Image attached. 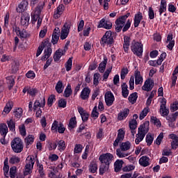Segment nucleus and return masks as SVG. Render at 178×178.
<instances>
[{"label": "nucleus", "mask_w": 178, "mask_h": 178, "mask_svg": "<svg viewBox=\"0 0 178 178\" xmlns=\"http://www.w3.org/2000/svg\"><path fill=\"white\" fill-rule=\"evenodd\" d=\"M169 138L172 140V142L171 143L172 148L176 149L178 147V136L175 134H171L169 135Z\"/></svg>", "instance_id": "obj_23"}, {"label": "nucleus", "mask_w": 178, "mask_h": 178, "mask_svg": "<svg viewBox=\"0 0 178 178\" xmlns=\"http://www.w3.org/2000/svg\"><path fill=\"white\" fill-rule=\"evenodd\" d=\"M17 168L16 166H13V167H11L10 168V177L11 178H15L16 177V170H17Z\"/></svg>", "instance_id": "obj_57"}, {"label": "nucleus", "mask_w": 178, "mask_h": 178, "mask_svg": "<svg viewBox=\"0 0 178 178\" xmlns=\"http://www.w3.org/2000/svg\"><path fill=\"white\" fill-rule=\"evenodd\" d=\"M139 163L141 165V166H144V168H146V166H149V158H148L146 156H142L139 159Z\"/></svg>", "instance_id": "obj_24"}, {"label": "nucleus", "mask_w": 178, "mask_h": 178, "mask_svg": "<svg viewBox=\"0 0 178 178\" xmlns=\"http://www.w3.org/2000/svg\"><path fill=\"white\" fill-rule=\"evenodd\" d=\"M72 59L73 58L70 57L65 63V67L67 72H70V70H72V66L73 65Z\"/></svg>", "instance_id": "obj_37"}, {"label": "nucleus", "mask_w": 178, "mask_h": 178, "mask_svg": "<svg viewBox=\"0 0 178 178\" xmlns=\"http://www.w3.org/2000/svg\"><path fill=\"white\" fill-rule=\"evenodd\" d=\"M151 122L154 123V124H155L158 127H161V121L159 120V119L156 118V117H152Z\"/></svg>", "instance_id": "obj_54"}, {"label": "nucleus", "mask_w": 178, "mask_h": 178, "mask_svg": "<svg viewBox=\"0 0 178 178\" xmlns=\"http://www.w3.org/2000/svg\"><path fill=\"white\" fill-rule=\"evenodd\" d=\"M135 76V84L136 86H141L144 79H143V75H141V72L138 71H136L134 73Z\"/></svg>", "instance_id": "obj_19"}, {"label": "nucleus", "mask_w": 178, "mask_h": 178, "mask_svg": "<svg viewBox=\"0 0 178 178\" xmlns=\"http://www.w3.org/2000/svg\"><path fill=\"white\" fill-rule=\"evenodd\" d=\"M149 131V122L145 121L143 124L138 127V133L145 136Z\"/></svg>", "instance_id": "obj_12"}, {"label": "nucleus", "mask_w": 178, "mask_h": 178, "mask_svg": "<svg viewBox=\"0 0 178 178\" xmlns=\"http://www.w3.org/2000/svg\"><path fill=\"white\" fill-rule=\"evenodd\" d=\"M130 16V13H127L125 15H123L120 17V18L117 19L115 21V31L119 33V31H121L122 29V31L124 33L125 31H127L130 29V26H131V21L130 19H128L127 23L126 20L127 19V17ZM124 23L125 25H124Z\"/></svg>", "instance_id": "obj_2"}, {"label": "nucleus", "mask_w": 178, "mask_h": 178, "mask_svg": "<svg viewBox=\"0 0 178 178\" xmlns=\"http://www.w3.org/2000/svg\"><path fill=\"white\" fill-rule=\"evenodd\" d=\"M77 126V122L76 121V117L72 118L70 120V122L68 124V129L70 130H72V129H74Z\"/></svg>", "instance_id": "obj_38"}, {"label": "nucleus", "mask_w": 178, "mask_h": 178, "mask_svg": "<svg viewBox=\"0 0 178 178\" xmlns=\"http://www.w3.org/2000/svg\"><path fill=\"white\" fill-rule=\"evenodd\" d=\"M18 37L21 39L29 38V37H30V33L25 29H22L20 31L19 33H18Z\"/></svg>", "instance_id": "obj_36"}, {"label": "nucleus", "mask_w": 178, "mask_h": 178, "mask_svg": "<svg viewBox=\"0 0 178 178\" xmlns=\"http://www.w3.org/2000/svg\"><path fill=\"white\" fill-rule=\"evenodd\" d=\"M123 163H124V162H123V161L117 160L114 163L115 172H120V169H122V168H123Z\"/></svg>", "instance_id": "obj_31"}, {"label": "nucleus", "mask_w": 178, "mask_h": 178, "mask_svg": "<svg viewBox=\"0 0 178 178\" xmlns=\"http://www.w3.org/2000/svg\"><path fill=\"white\" fill-rule=\"evenodd\" d=\"M160 113L161 116H168L169 115V110L166 108V99H163L160 106Z\"/></svg>", "instance_id": "obj_15"}, {"label": "nucleus", "mask_w": 178, "mask_h": 178, "mask_svg": "<svg viewBox=\"0 0 178 178\" xmlns=\"http://www.w3.org/2000/svg\"><path fill=\"white\" fill-rule=\"evenodd\" d=\"M21 24L24 27H27L30 24V15L29 14H24L21 17Z\"/></svg>", "instance_id": "obj_20"}, {"label": "nucleus", "mask_w": 178, "mask_h": 178, "mask_svg": "<svg viewBox=\"0 0 178 178\" xmlns=\"http://www.w3.org/2000/svg\"><path fill=\"white\" fill-rule=\"evenodd\" d=\"M69 33H70V25L65 24L60 32V39L66 40L69 35Z\"/></svg>", "instance_id": "obj_13"}, {"label": "nucleus", "mask_w": 178, "mask_h": 178, "mask_svg": "<svg viewBox=\"0 0 178 178\" xmlns=\"http://www.w3.org/2000/svg\"><path fill=\"white\" fill-rule=\"evenodd\" d=\"M44 55L42 57V60H47L52 55V49L51 47H48L45 49L44 51Z\"/></svg>", "instance_id": "obj_30"}, {"label": "nucleus", "mask_w": 178, "mask_h": 178, "mask_svg": "<svg viewBox=\"0 0 178 178\" xmlns=\"http://www.w3.org/2000/svg\"><path fill=\"white\" fill-rule=\"evenodd\" d=\"M148 112H149V107L145 108L140 113V116H139L140 120H143V119H144V118H145V116L148 115Z\"/></svg>", "instance_id": "obj_44"}, {"label": "nucleus", "mask_w": 178, "mask_h": 178, "mask_svg": "<svg viewBox=\"0 0 178 178\" xmlns=\"http://www.w3.org/2000/svg\"><path fill=\"white\" fill-rule=\"evenodd\" d=\"M70 95H72V86L70 84H68L64 91V97H65V98H68Z\"/></svg>", "instance_id": "obj_45"}, {"label": "nucleus", "mask_w": 178, "mask_h": 178, "mask_svg": "<svg viewBox=\"0 0 178 178\" xmlns=\"http://www.w3.org/2000/svg\"><path fill=\"white\" fill-rule=\"evenodd\" d=\"M154 141V136L152 135H151L150 134H148L146 136V143L147 144V145H151V144H152Z\"/></svg>", "instance_id": "obj_51"}, {"label": "nucleus", "mask_w": 178, "mask_h": 178, "mask_svg": "<svg viewBox=\"0 0 178 178\" xmlns=\"http://www.w3.org/2000/svg\"><path fill=\"white\" fill-rule=\"evenodd\" d=\"M7 124L8 126L9 129L11 130V131H15V122H13V120L8 121Z\"/></svg>", "instance_id": "obj_58"}, {"label": "nucleus", "mask_w": 178, "mask_h": 178, "mask_svg": "<svg viewBox=\"0 0 178 178\" xmlns=\"http://www.w3.org/2000/svg\"><path fill=\"white\" fill-rule=\"evenodd\" d=\"M106 63H108V61L106 59H104V61L99 64L98 69L100 73H104L105 72V69L106 67Z\"/></svg>", "instance_id": "obj_42"}, {"label": "nucleus", "mask_w": 178, "mask_h": 178, "mask_svg": "<svg viewBox=\"0 0 178 178\" xmlns=\"http://www.w3.org/2000/svg\"><path fill=\"white\" fill-rule=\"evenodd\" d=\"M166 0H161L159 10L160 16L162 15V13H163V12H166Z\"/></svg>", "instance_id": "obj_34"}, {"label": "nucleus", "mask_w": 178, "mask_h": 178, "mask_svg": "<svg viewBox=\"0 0 178 178\" xmlns=\"http://www.w3.org/2000/svg\"><path fill=\"white\" fill-rule=\"evenodd\" d=\"M11 147L13 151L16 154H20L23 151V141L19 138H14L11 142Z\"/></svg>", "instance_id": "obj_7"}, {"label": "nucleus", "mask_w": 178, "mask_h": 178, "mask_svg": "<svg viewBox=\"0 0 178 178\" xmlns=\"http://www.w3.org/2000/svg\"><path fill=\"white\" fill-rule=\"evenodd\" d=\"M104 99L107 106H112L113 102H115V96L112 92H106L104 95Z\"/></svg>", "instance_id": "obj_10"}, {"label": "nucleus", "mask_w": 178, "mask_h": 178, "mask_svg": "<svg viewBox=\"0 0 178 178\" xmlns=\"http://www.w3.org/2000/svg\"><path fill=\"white\" fill-rule=\"evenodd\" d=\"M57 148L60 152H63L66 149V142L63 140L57 141Z\"/></svg>", "instance_id": "obj_26"}, {"label": "nucleus", "mask_w": 178, "mask_h": 178, "mask_svg": "<svg viewBox=\"0 0 178 178\" xmlns=\"http://www.w3.org/2000/svg\"><path fill=\"white\" fill-rule=\"evenodd\" d=\"M44 106H45V97H42L35 102L33 105V109L35 112H36V118H40V116H41L42 111L40 108H44Z\"/></svg>", "instance_id": "obj_5"}, {"label": "nucleus", "mask_w": 178, "mask_h": 178, "mask_svg": "<svg viewBox=\"0 0 178 178\" xmlns=\"http://www.w3.org/2000/svg\"><path fill=\"white\" fill-rule=\"evenodd\" d=\"M81 151H83V145H81V144H76L74 149V154H80V152H81Z\"/></svg>", "instance_id": "obj_52"}, {"label": "nucleus", "mask_w": 178, "mask_h": 178, "mask_svg": "<svg viewBox=\"0 0 178 178\" xmlns=\"http://www.w3.org/2000/svg\"><path fill=\"white\" fill-rule=\"evenodd\" d=\"M11 67L14 73L17 72V70H19V63L16 61H13Z\"/></svg>", "instance_id": "obj_62"}, {"label": "nucleus", "mask_w": 178, "mask_h": 178, "mask_svg": "<svg viewBox=\"0 0 178 178\" xmlns=\"http://www.w3.org/2000/svg\"><path fill=\"white\" fill-rule=\"evenodd\" d=\"M162 140H163V133H161L157 138L155 140V144L156 145H161V143H162Z\"/></svg>", "instance_id": "obj_61"}, {"label": "nucleus", "mask_w": 178, "mask_h": 178, "mask_svg": "<svg viewBox=\"0 0 178 178\" xmlns=\"http://www.w3.org/2000/svg\"><path fill=\"white\" fill-rule=\"evenodd\" d=\"M144 137H145V136H144V134H140L138 132V134H136V138L135 140V143L136 145L140 144V143H141V141L143 140H144Z\"/></svg>", "instance_id": "obj_46"}, {"label": "nucleus", "mask_w": 178, "mask_h": 178, "mask_svg": "<svg viewBox=\"0 0 178 178\" xmlns=\"http://www.w3.org/2000/svg\"><path fill=\"white\" fill-rule=\"evenodd\" d=\"M99 161L101 162L99 175H104V173L109 170V165H111L112 161H113V155L111 153L102 154L99 157Z\"/></svg>", "instance_id": "obj_1"}, {"label": "nucleus", "mask_w": 178, "mask_h": 178, "mask_svg": "<svg viewBox=\"0 0 178 178\" xmlns=\"http://www.w3.org/2000/svg\"><path fill=\"white\" fill-rule=\"evenodd\" d=\"M137 98H138L137 92H134L129 96L128 99L129 102H131V104H136L137 101Z\"/></svg>", "instance_id": "obj_43"}, {"label": "nucleus", "mask_w": 178, "mask_h": 178, "mask_svg": "<svg viewBox=\"0 0 178 178\" xmlns=\"http://www.w3.org/2000/svg\"><path fill=\"white\" fill-rule=\"evenodd\" d=\"M12 108H13V102H8L4 107L3 113H6V115H8V113H9L10 111H12Z\"/></svg>", "instance_id": "obj_33"}, {"label": "nucleus", "mask_w": 178, "mask_h": 178, "mask_svg": "<svg viewBox=\"0 0 178 178\" xmlns=\"http://www.w3.org/2000/svg\"><path fill=\"white\" fill-rule=\"evenodd\" d=\"M170 109H171V111H172V112H175V111H177V109H178V101L175 102L172 104H171Z\"/></svg>", "instance_id": "obj_64"}, {"label": "nucleus", "mask_w": 178, "mask_h": 178, "mask_svg": "<svg viewBox=\"0 0 178 178\" xmlns=\"http://www.w3.org/2000/svg\"><path fill=\"white\" fill-rule=\"evenodd\" d=\"M90 92L91 90L88 87L84 88L81 92L80 97L83 99V101H87L90 98Z\"/></svg>", "instance_id": "obj_18"}, {"label": "nucleus", "mask_w": 178, "mask_h": 178, "mask_svg": "<svg viewBox=\"0 0 178 178\" xmlns=\"http://www.w3.org/2000/svg\"><path fill=\"white\" fill-rule=\"evenodd\" d=\"M141 19H143V14L139 13L135 15L134 27H138L140 23H141Z\"/></svg>", "instance_id": "obj_32"}, {"label": "nucleus", "mask_w": 178, "mask_h": 178, "mask_svg": "<svg viewBox=\"0 0 178 178\" xmlns=\"http://www.w3.org/2000/svg\"><path fill=\"white\" fill-rule=\"evenodd\" d=\"M98 29H106V30H110L112 29V23L109 21L105 20V19H102L99 21V24L97 26Z\"/></svg>", "instance_id": "obj_14"}, {"label": "nucleus", "mask_w": 178, "mask_h": 178, "mask_svg": "<svg viewBox=\"0 0 178 178\" xmlns=\"http://www.w3.org/2000/svg\"><path fill=\"white\" fill-rule=\"evenodd\" d=\"M124 138V131L120 129L118 130V137L113 143V147H118V145H119V143H120V141H123Z\"/></svg>", "instance_id": "obj_16"}, {"label": "nucleus", "mask_w": 178, "mask_h": 178, "mask_svg": "<svg viewBox=\"0 0 178 178\" xmlns=\"http://www.w3.org/2000/svg\"><path fill=\"white\" fill-rule=\"evenodd\" d=\"M130 148H131V143L129 141L122 143L120 145V149H116L117 156L118 158H126V156H129L130 153H127V151H129Z\"/></svg>", "instance_id": "obj_4"}, {"label": "nucleus", "mask_w": 178, "mask_h": 178, "mask_svg": "<svg viewBox=\"0 0 178 178\" xmlns=\"http://www.w3.org/2000/svg\"><path fill=\"white\" fill-rule=\"evenodd\" d=\"M35 139V137H34L33 135H31V134L28 135L24 139V143L26 145V147H29V145H31L33 143H34Z\"/></svg>", "instance_id": "obj_27"}, {"label": "nucleus", "mask_w": 178, "mask_h": 178, "mask_svg": "<svg viewBox=\"0 0 178 178\" xmlns=\"http://www.w3.org/2000/svg\"><path fill=\"white\" fill-rule=\"evenodd\" d=\"M19 133L22 137H25L26 132V126L24 124H22L19 127Z\"/></svg>", "instance_id": "obj_56"}, {"label": "nucleus", "mask_w": 178, "mask_h": 178, "mask_svg": "<svg viewBox=\"0 0 178 178\" xmlns=\"http://www.w3.org/2000/svg\"><path fill=\"white\" fill-rule=\"evenodd\" d=\"M65 51H63V49H58L56 51L54 56V62H59L60 58L62 56H65Z\"/></svg>", "instance_id": "obj_22"}, {"label": "nucleus", "mask_w": 178, "mask_h": 178, "mask_svg": "<svg viewBox=\"0 0 178 178\" xmlns=\"http://www.w3.org/2000/svg\"><path fill=\"white\" fill-rule=\"evenodd\" d=\"M102 45H112L113 44V36L112 31H108L105 33L101 40Z\"/></svg>", "instance_id": "obj_9"}, {"label": "nucleus", "mask_w": 178, "mask_h": 178, "mask_svg": "<svg viewBox=\"0 0 178 178\" xmlns=\"http://www.w3.org/2000/svg\"><path fill=\"white\" fill-rule=\"evenodd\" d=\"M26 76L28 79H31V80L35 79V73L34 72V71H29L26 74Z\"/></svg>", "instance_id": "obj_63"}, {"label": "nucleus", "mask_w": 178, "mask_h": 178, "mask_svg": "<svg viewBox=\"0 0 178 178\" xmlns=\"http://www.w3.org/2000/svg\"><path fill=\"white\" fill-rule=\"evenodd\" d=\"M9 162L12 165H15V163H19L20 162V158L16 156H13L12 157H10Z\"/></svg>", "instance_id": "obj_49"}, {"label": "nucleus", "mask_w": 178, "mask_h": 178, "mask_svg": "<svg viewBox=\"0 0 178 178\" xmlns=\"http://www.w3.org/2000/svg\"><path fill=\"white\" fill-rule=\"evenodd\" d=\"M88 152H90V145H87L85 149V152L82 154V159H86L88 156Z\"/></svg>", "instance_id": "obj_60"}, {"label": "nucleus", "mask_w": 178, "mask_h": 178, "mask_svg": "<svg viewBox=\"0 0 178 178\" xmlns=\"http://www.w3.org/2000/svg\"><path fill=\"white\" fill-rule=\"evenodd\" d=\"M165 58H166V53H162L157 60V65L159 66L162 65V62L165 60Z\"/></svg>", "instance_id": "obj_55"}, {"label": "nucleus", "mask_w": 178, "mask_h": 178, "mask_svg": "<svg viewBox=\"0 0 178 178\" xmlns=\"http://www.w3.org/2000/svg\"><path fill=\"white\" fill-rule=\"evenodd\" d=\"M101 78V74L98 72L95 73L93 75V84L97 87L99 84V79Z\"/></svg>", "instance_id": "obj_41"}, {"label": "nucleus", "mask_w": 178, "mask_h": 178, "mask_svg": "<svg viewBox=\"0 0 178 178\" xmlns=\"http://www.w3.org/2000/svg\"><path fill=\"white\" fill-rule=\"evenodd\" d=\"M0 133L3 137L6 136V134H8V126L6 124H1L0 125Z\"/></svg>", "instance_id": "obj_35"}, {"label": "nucleus", "mask_w": 178, "mask_h": 178, "mask_svg": "<svg viewBox=\"0 0 178 178\" xmlns=\"http://www.w3.org/2000/svg\"><path fill=\"white\" fill-rule=\"evenodd\" d=\"M129 113H130V110L129 108H124L121 111L118 115V120H124L127 116H129Z\"/></svg>", "instance_id": "obj_21"}, {"label": "nucleus", "mask_w": 178, "mask_h": 178, "mask_svg": "<svg viewBox=\"0 0 178 178\" xmlns=\"http://www.w3.org/2000/svg\"><path fill=\"white\" fill-rule=\"evenodd\" d=\"M7 83L9 84V88H12L15 86V76H10L6 77Z\"/></svg>", "instance_id": "obj_39"}, {"label": "nucleus", "mask_w": 178, "mask_h": 178, "mask_svg": "<svg viewBox=\"0 0 178 178\" xmlns=\"http://www.w3.org/2000/svg\"><path fill=\"white\" fill-rule=\"evenodd\" d=\"M129 129H131L132 134L134 135V130H136V129H137V120H132L129 122Z\"/></svg>", "instance_id": "obj_40"}, {"label": "nucleus", "mask_w": 178, "mask_h": 178, "mask_svg": "<svg viewBox=\"0 0 178 178\" xmlns=\"http://www.w3.org/2000/svg\"><path fill=\"white\" fill-rule=\"evenodd\" d=\"M42 9H44V4L39 5L36 7L35 10L33 11L31 14L32 24H35L38 20L37 29L40 27L42 23V18L40 17Z\"/></svg>", "instance_id": "obj_3"}, {"label": "nucleus", "mask_w": 178, "mask_h": 178, "mask_svg": "<svg viewBox=\"0 0 178 178\" xmlns=\"http://www.w3.org/2000/svg\"><path fill=\"white\" fill-rule=\"evenodd\" d=\"M58 41H59V34L53 33L51 39L52 44L55 45V44H58Z\"/></svg>", "instance_id": "obj_59"}, {"label": "nucleus", "mask_w": 178, "mask_h": 178, "mask_svg": "<svg viewBox=\"0 0 178 178\" xmlns=\"http://www.w3.org/2000/svg\"><path fill=\"white\" fill-rule=\"evenodd\" d=\"M26 9H27V2L22 1L18 6V8H17V12H18V13H23V12H24V10H26Z\"/></svg>", "instance_id": "obj_28"}, {"label": "nucleus", "mask_w": 178, "mask_h": 178, "mask_svg": "<svg viewBox=\"0 0 178 178\" xmlns=\"http://www.w3.org/2000/svg\"><path fill=\"white\" fill-rule=\"evenodd\" d=\"M122 88V95L124 98H127L129 97V86L126 83H124L121 85Z\"/></svg>", "instance_id": "obj_25"}, {"label": "nucleus", "mask_w": 178, "mask_h": 178, "mask_svg": "<svg viewBox=\"0 0 178 178\" xmlns=\"http://www.w3.org/2000/svg\"><path fill=\"white\" fill-rule=\"evenodd\" d=\"M64 88L65 86H63V83H62V81H58L55 87L56 91L58 92V94H62Z\"/></svg>", "instance_id": "obj_29"}, {"label": "nucleus", "mask_w": 178, "mask_h": 178, "mask_svg": "<svg viewBox=\"0 0 178 178\" xmlns=\"http://www.w3.org/2000/svg\"><path fill=\"white\" fill-rule=\"evenodd\" d=\"M51 170H49L48 177L50 178H55L56 177V170L55 169V167L51 166L49 168Z\"/></svg>", "instance_id": "obj_47"}, {"label": "nucleus", "mask_w": 178, "mask_h": 178, "mask_svg": "<svg viewBox=\"0 0 178 178\" xmlns=\"http://www.w3.org/2000/svg\"><path fill=\"white\" fill-rule=\"evenodd\" d=\"M15 116L17 118V119H20L22 116H23V109L18 108H16L14 111Z\"/></svg>", "instance_id": "obj_48"}, {"label": "nucleus", "mask_w": 178, "mask_h": 178, "mask_svg": "<svg viewBox=\"0 0 178 178\" xmlns=\"http://www.w3.org/2000/svg\"><path fill=\"white\" fill-rule=\"evenodd\" d=\"M134 169H136V166L134 165H127L126 166H124L122 168L123 172H131V170H134Z\"/></svg>", "instance_id": "obj_50"}, {"label": "nucleus", "mask_w": 178, "mask_h": 178, "mask_svg": "<svg viewBox=\"0 0 178 178\" xmlns=\"http://www.w3.org/2000/svg\"><path fill=\"white\" fill-rule=\"evenodd\" d=\"M89 170L91 173H95V172L98 170V165H97V163H91L89 166Z\"/></svg>", "instance_id": "obj_53"}, {"label": "nucleus", "mask_w": 178, "mask_h": 178, "mask_svg": "<svg viewBox=\"0 0 178 178\" xmlns=\"http://www.w3.org/2000/svg\"><path fill=\"white\" fill-rule=\"evenodd\" d=\"M152 88H154V81L151 79H147L142 86V90L143 91H151Z\"/></svg>", "instance_id": "obj_17"}, {"label": "nucleus", "mask_w": 178, "mask_h": 178, "mask_svg": "<svg viewBox=\"0 0 178 178\" xmlns=\"http://www.w3.org/2000/svg\"><path fill=\"white\" fill-rule=\"evenodd\" d=\"M34 163H35V161H34V156H29L26 159V165L24 170V176L31 175L33 168H34Z\"/></svg>", "instance_id": "obj_6"}, {"label": "nucleus", "mask_w": 178, "mask_h": 178, "mask_svg": "<svg viewBox=\"0 0 178 178\" xmlns=\"http://www.w3.org/2000/svg\"><path fill=\"white\" fill-rule=\"evenodd\" d=\"M63 12H65V6L63 4H60L57 8L54 10L53 17L54 19H58L63 15Z\"/></svg>", "instance_id": "obj_11"}, {"label": "nucleus", "mask_w": 178, "mask_h": 178, "mask_svg": "<svg viewBox=\"0 0 178 178\" xmlns=\"http://www.w3.org/2000/svg\"><path fill=\"white\" fill-rule=\"evenodd\" d=\"M143 44L133 41L131 44V49L134 54V55H136L137 56H143Z\"/></svg>", "instance_id": "obj_8"}]
</instances>
